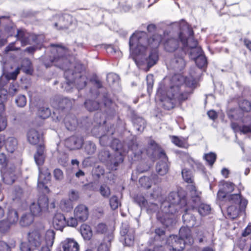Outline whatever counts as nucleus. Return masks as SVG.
<instances>
[{
    "label": "nucleus",
    "mask_w": 251,
    "mask_h": 251,
    "mask_svg": "<svg viewBox=\"0 0 251 251\" xmlns=\"http://www.w3.org/2000/svg\"><path fill=\"white\" fill-rule=\"evenodd\" d=\"M12 226L6 220L4 219L0 221V232L1 233H5L8 232Z\"/></svg>",
    "instance_id": "49530a36"
},
{
    "label": "nucleus",
    "mask_w": 251,
    "mask_h": 251,
    "mask_svg": "<svg viewBox=\"0 0 251 251\" xmlns=\"http://www.w3.org/2000/svg\"><path fill=\"white\" fill-rule=\"evenodd\" d=\"M162 39V36L158 33L149 37L146 32L136 30L129 38V46L137 55H144L148 48H158Z\"/></svg>",
    "instance_id": "f03ea898"
},
{
    "label": "nucleus",
    "mask_w": 251,
    "mask_h": 251,
    "mask_svg": "<svg viewBox=\"0 0 251 251\" xmlns=\"http://www.w3.org/2000/svg\"><path fill=\"white\" fill-rule=\"evenodd\" d=\"M156 171L160 176L166 175L169 171V165L167 162L160 161L158 162L156 165Z\"/></svg>",
    "instance_id": "473e14b6"
},
{
    "label": "nucleus",
    "mask_w": 251,
    "mask_h": 251,
    "mask_svg": "<svg viewBox=\"0 0 251 251\" xmlns=\"http://www.w3.org/2000/svg\"><path fill=\"white\" fill-rule=\"evenodd\" d=\"M226 203L236 205L241 208H245L248 204V201L242 196L240 192L238 194H229Z\"/></svg>",
    "instance_id": "4468645a"
},
{
    "label": "nucleus",
    "mask_w": 251,
    "mask_h": 251,
    "mask_svg": "<svg viewBox=\"0 0 251 251\" xmlns=\"http://www.w3.org/2000/svg\"><path fill=\"white\" fill-rule=\"evenodd\" d=\"M194 60L195 61L197 66L199 68H202L206 67L207 65V58L205 55L203 54L200 55L199 56L195 58Z\"/></svg>",
    "instance_id": "79ce46f5"
},
{
    "label": "nucleus",
    "mask_w": 251,
    "mask_h": 251,
    "mask_svg": "<svg viewBox=\"0 0 251 251\" xmlns=\"http://www.w3.org/2000/svg\"><path fill=\"white\" fill-rule=\"evenodd\" d=\"M52 225L56 230H62L66 226V220L64 215L60 213L55 214L53 218Z\"/></svg>",
    "instance_id": "412c9836"
},
{
    "label": "nucleus",
    "mask_w": 251,
    "mask_h": 251,
    "mask_svg": "<svg viewBox=\"0 0 251 251\" xmlns=\"http://www.w3.org/2000/svg\"><path fill=\"white\" fill-rule=\"evenodd\" d=\"M6 155L0 153V166L1 172L3 173V179L8 181L7 183H13L17 177V170L15 165L9 164Z\"/></svg>",
    "instance_id": "423d86ee"
},
{
    "label": "nucleus",
    "mask_w": 251,
    "mask_h": 251,
    "mask_svg": "<svg viewBox=\"0 0 251 251\" xmlns=\"http://www.w3.org/2000/svg\"><path fill=\"white\" fill-rule=\"evenodd\" d=\"M109 239L108 243L105 242L101 243L98 247L97 251H110V248L111 246V240L113 238L112 235H109Z\"/></svg>",
    "instance_id": "de8ad7c7"
},
{
    "label": "nucleus",
    "mask_w": 251,
    "mask_h": 251,
    "mask_svg": "<svg viewBox=\"0 0 251 251\" xmlns=\"http://www.w3.org/2000/svg\"><path fill=\"white\" fill-rule=\"evenodd\" d=\"M50 47L56 48L57 52V54L50 60L51 63L60 68L65 69L68 63L69 49L61 44H51Z\"/></svg>",
    "instance_id": "6e6552de"
},
{
    "label": "nucleus",
    "mask_w": 251,
    "mask_h": 251,
    "mask_svg": "<svg viewBox=\"0 0 251 251\" xmlns=\"http://www.w3.org/2000/svg\"><path fill=\"white\" fill-rule=\"evenodd\" d=\"M183 84L184 89H181V86L179 85L173 86L178 89L179 94L181 96L182 100L186 101L194 93L195 89L198 86V82L197 79L192 76H185Z\"/></svg>",
    "instance_id": "1a4fd4ad"
},
{
    "label": "nucleus",
    "mask_w": 251,
    "mask_h": 251,
    "mask_svg": "<svg viewBox=\"0 0 251 251\" xmlns=\"http://www.w3.org/2000/svg\"><path fill=\"white\" fill-rule=\"evenodd\" d=\"M96 151V146L92 142H89L85 146V151L88 155L94 154Z\"/></svg>",
    "instance_id": "3c124183"
},
{
    "label": "nucleus",
    "mask_w": 251,
    "mask_h": 251,
    "mask_svg": "<svg viewBox=\"0 0 251 251\" xmlns=\"http://www.w3.org/2000/svg\"><path fill=\"white\" fill-rule=\"evenodd\" d=\"M179 46V41L178 39L174 38H170L167 39L164 43L165 50L168 52H174L176 50Z\"/></svg>",
    "instance_id": "4be33fe9"
},
{
    "label": "nucleus",
    "mask_w": 251,
    "mask_h": 251,
    "mask_svg": "<svg viewBox=\"0 0 251 251\" xmlns=\"http://www.w3.org/2000/svg\"><path fill=\"white\" fill-rule=\"evenodd\" d=\"M15 102L17 105L19 107H24L26 103V99L24 95H20L15 100Z\"/></svg>",
    "instance_id": "e2e57ef3"
},
{
    "label": "nucleus",
    "mask_w": 251,
    "mask_h": 251,
    "mask_svg": "<svg viewBox=\"0 0 251 251\" xmlns=\"http://www.w3.org/2000/svg\"><path fill=\"white\" fill-rule=\"evenodd\" d=\"M187 52L189 57L193 60L199 56L202 53L201 48L198 45L197 40L193 39L190 42V45L186 48L185 53Z\"/></svg>",
    "instance_id": "2eb2a0df"
},
{
    "label": "nucleus",
    "mask_w": 251,
    "mask_h": 251,
    "mask_svg": "<svg viewBox=\"0 0 251 251\" xmlns=\"http://www.w3.org/2000/svg\"><path fill=\"white\" fill-rule=\"evenodd\" d=\"M20 72V68L18 67L16 70L11 73H8L5 75V77L7 81L11 79L15 80L17 79L18 75L19 74Z\"/></svg>",
    "instance_id": "4d7b16f0"
},
{
    "label": "nucleus",
    "mask_w": 251,
    "mask_h": 251,
    "mask_svg": "<svg viewBox=\"0 0 251 251\" xmlns=\"http://www.w3.org/2000/svg\"><path fill=\"white\" fill-rule=\"evenodd\" d=\"M18 142L16 138L13 137H9L5 141V147L6 151L13 153L17 149Z\"/></svg>",
    "instance_id": "c756f323"
},
{
    "label": "nucleus",
    "mask_w": 251,
    "mask_h": 251,
    "mask_svg": "<svg viewBox=\"0 0 251 251\" xmlns=\"http://www.w3.org/2000/svg\"><path fill=\"white\" fill-rule=\"evenodd\" d=\"M187 205L186 192L182 189L177 191L171 192L161 205V211H158L156 217L164 226H169L173 223L174 214L181 209L185 210Z\"/></svg>",
    "instance_id": "f257e3e1"
},
{
    "label": "nucleus",
    "mask_w": 251,
    "mask_h": 251,
    "mask_svg": "<svg viewBox=\"0 0 251 251\" xmlns=\"http://www.w3.org/2000/svg\"><path fill=\"white\" fill-rule=\"evenodd\" d=\"M45 147L43 145H39L38 147L37 151L34 155V159L36 164L38 166H42L45 161L44 156Z\"/></svg>",
    "instance_id": "bb28decb"
},
{
    "label": "nucleus",
    "mask_w": 251,
    "mask_h": 251,
    "mask_svg": "<svg viewBox=\"0 0 251 251\" xmlns=\"http://www.w3.org/2000/svg\"><path fill=\"white\" fill-rule=\"evenodd\" d=\"M39 179L45 181H49L51 178V174L49 169L46 167H39Z\"/></svg>",
    "instance_id": "72a5a7b5"
},
{
    "label": "nucleus",
    "mask_w": 251,
    "mask_h": 251,
    "mask_svg": "<svg viewBox=\"0 0 251 251\" xmlns=\"http://www.w3.org/2000/svg\"><path fill=\"white\" fill-rule=\"evenodd\" d=\"M80 231L81 235L85 240H89L92 236V231L90 226L86 224H83L80 227Z\"/></svg>",
    "instance_id": "7c9ffc66"
},
{
    "label": "nucleus",
    "mask_w": 251,
    "mask_h": 251,
    "mask_svg": "<svg viewBox=\"0 0 251 251\" xmlns=\"http://www.w3.org/2000/svg\"><path fill=\"white\" fill-rule=\"evenodd\" d=\"M158 208L159 207L157 204L153 202L149 203L148 202L147 206L144 208L146 209L148 213L152 214L157 211Z\"/></svg>",
    "instance_id": "864d4df0"
},
{
    "label": "nucleus",
    "mask_w": 251,
    "mask_h": 251,
    "mask_svg": "<svg viewBox=\"0 0 251 251\" xmlns=\"http://www.w3.org/2000/svg\"><path fill=\"white\" fill-rule=\"evenodd\" d=\"M12 225L16 224L19 220L18 212L13 208L8 209L6 218L5 219Z\"/></svg>",
    "instance_id": "c85d7f7f"
},
{
    "label": "nucleus",
    "mask_w": 251,
    "mask_h": 251,
    "mask_svg": "<svg viewBox=\"0 0 251 251\" xmlns=\"http://www.w3.org/2000/svg\"><path fill=\"white\" fill-rule=\"evenodd\" d=\"M15 37L17 41H19L21 42L22 47H25L31 44L30 42V33L27 32L25 29H17Z\"/></svg>",
    "instance_id": "aec40b11"
},
{
    "label": "nucleus",
    "mask_w": 251,
    "mask_h": 251,
    "mask_svg": "<svg viewBox=\"0 0 251 251\" xmlns=\"http://www.w3.org/2000/svg\"><path fill=\"white\" fill-rule=\"evenodd\" d=\"M27 137L30 144L33 145H42L43 142V135L34 128L30 129L27 132Z\"/></svg>",
    "instance_id": "dca6fc26"
},
{
    "label": "nucleus",
    "mask_w": 251,
    "mask_h": 251,
    "mask_svg": "<svg viewBox=\"0 0 251 251\" xmlns=\"http://www.w3.org/2000/svg\"><path fill=\"white\" fill-rule=\"evenodd\" d=\"M20 251H34L36 250L27 241L22 242L19 246Z\"/></svg>",
    "instance_id": "603ef678"
},
{
    "label": "nucleus",
    "mask_w": 251,
    "mask_h": 251,
    "mask_svg": "<svg viewBox=\"0 0 251 251\" xmlns=\"http://www.w3.org/2000/svg\"><path fill=\"white\" fill-rule=\"evenodd\" d=\"M198 212L201 216H206L209 214L211 211V208L208 204L205 203H201L198 206Z\"/></svg>",
    "instance_id": "a18cd8bd"
},
{
    "label": "nucleus",
    "mask_w": 251,
    "mask_h": 251,
    "mask_svg": "<svg viewBox=\"0 0 251 251\" xmlns=\"http://www.w3.org/2000/svg\"><path fill=\"white\" fill-rule=\"evenodd\" d=\"M158 48H150L151 50L150 54L146 59L147 67L149 69L154 66L158 60L159 56Z\"/></svg>",
    "instance_id": "5701e85b"
},
{
    "label": "nucleus",
    "mask_w": 251,
    "mask_h": 251,
    "mask_svg": "<svg viewBox=\"0 0 251 251\" xmlns=\"http://www.w3.org/2000/svg\"><path fill=\"white\" fill-rule=\"evenodd\" d=\"M44 231L35 228L30 230L27 239L31 246L39 251H50L55 239V232L52 229L48 230L43 236Z\"/></svg>",
    "instance_id": "7ed1b4c3"
},
{
    "label": "nucleus",
    "mask_w": 251,
    "mask_h": 251,
    "mask_svg": "<svg viewBox=\"0 0 251 251\" xmlns=\"http://www.w3.org/2000/svg\"><path fill=\"white\" fill-rule=\"evenodd\" d=\"M139 183L141 187L147 189L150 188L152 185L151 178L146 176L140 177L139 180Z\"/></svg>",
    "instance_id": "37998d69"
},
{
    "label": "nucleus",
    "mask_w": 251,
    "mask_h": 251,
    "mask_svg": "<svg viewBox=\"0 0 251 251\" xmlns=\"http://www.w3.org/2000/svg\"><path fill=\"white\" fill-rule=\"evenodd\" d=\"M60 207L63 210L66 212L70 211L73 208L72 204L68 200L62 201L60 203Z\"/></svg>",
    "instance_id": "680f3d73"
},
{
    "label": "nucleus",
    "mask_w": 251,
    "mask_h": 251,
    "mask_svg": "<svg viewBox=\"0 0 251 251\" xmlns=\"http://www.w3.org/2000/svg\"><path fill=\"white\" fill-rule=\"evenodd\" d=\"M183 223L186 226L181 227L179 230V237L183 239V241L186 243L193 244L194 240L192 236L191 230L188 226H193L195 221V217L188 212V210L185 209V213L182 216Z\"/></svg>",
    "instance_id": "0eeeda50"
},
{
    "label": "nucleus",
    "mask_w": 251,
    "mask_h": 251,
    "mask_svg": "<svg viewBox=\"0 0 251 251\" xmlns=\"http://www.w3.org/2000/svg\"><path fill=\"white\" fill-rule=\"evenodd\" d=\"M235 188V184L231 182H226L223 184V188L228 193H231Z\"/></svg>",
    "instance_id": "0e129e2a"
},
{
    "label": "nucleus",
    "mask_w": 251,
    "mask_h": 251,
    "mask_svg": "<svg viewBox=\"0 0 251 251\" xmlns=\"http://www.w3.org/2000/svg\"><path fill=\"white\" fill-rule=\"evenodd\" d=\"M83 68L81 64H77L75 66L74 71L69 69L65 71L64 75L68 86H75L78 90H81L86 86L88 77Z\"/></svg>",
    "instance_id": "20e7f679"
},
{
    "label": "nucleus",
    "mask_w": 251,
    "mask_h": 251,
    "mask_svg": "<svg viewBox=\"0 0 251 251\" xmlns=\"http://www.w3.org/2000/svg\"><path fill=\"white\" fill-rule=\"evenodd\" d=\"M229 195L224 189H220L217 192V199L220 201L226 203Z\"/></svg>",
    "instance_id": "c03bdc74"
},
{
    "label": "nucleus",
    "mask_w": 251,
    "mask_h": 251,
    "mask_svg": "<svg viewBox=\"0 0 251 251\" xmlns=\"http://www.w3.org/2000/svg\"><path fill=\"white\" fill-rule=\"evenodd\" d=\"M78 222L79 221L76 217H71L66 220V225L72 227H76L78 225Z\"/></svg>",
    "instance_id": "774afa93"
},
{
    "label": "nucleus",
    "mask_w": 251,
    "mask_h": 251,
    "mask_svg": "<svg viewBox=\"0 0 251 251\" xmlns=\"http://www.w3.org/2000/svg\"><path fill=\"white\" fill-rule=\"evenodd\" d=\"M84 106L88 111L92 112L101 110V104L95 98L86 99L84 102Z\"/></svg>",
    "instance_id": "6ab92c4d"
},
{
    "label": "nucleus",
    "mask_w": 251,
    "mask_h": 251,
    "mask_svg": "<svg viewBox=\"0 0 251 251\" xmlns=\"http://www.w3.org/2000/svg\"><path fill=\"white\" fill-rule=\"evenodd\" d=\"M35 201L40 206V207L44 211L48 209L49 198L46 195L44 194H40L37 201Z\"/></svg>",
    "instance_id": "2f4dec72"
},
{
    "label": "nucleus",
    "mask_w": 251,
    "mask_h": 251,
    "mask_svg": "<svg viewBox=\"0 0 251 251\" xmlns=\"http://www.w3.org/2000/svg\"><path fill=\"white\" fill-rule=\"evenodd\" d=\"M48 181H43L38 178L37 187L40 191H44L45 192L49 193L50 192V189L46 185V183Z\"/></svg>",
    "instance_id": "052dcab7"
},
{
    "label": "nucleus",
    "mask_w": 251,
    "mask_h": 251,
    "mask_svg": "<svg viewBox=\"0 0 251 251\" xmlns=\"http://www.w3.org/2000/svg\"><path fill=\"white\" fill-rule=\"evenodd\" d=\"M30 211L33 216H39L44 211L40 206L35 201L32 202L30 205Z\"/></svg>",
    "instance_id": "a19ab883"
},
{
    "label": "nucleus",
    "mask_w": 251,
    "mask_h": 251,
    "mask_svg": "<svg viewBox=\"0 0 251 251\" xmlns=\"http://www.w3.org/2000/svg\"><path fill=\"white\" fill-rule=\"evenodd\" d=\"M185 80V77L179 74H176L173 76L172 78V81L173 84L172 86L180 85L181 86V89H183V83Z\"/></svg>",
    "instance_id": "ea45409f"
},
{
    "label": "nucleus",
    "mask_w": 251,
    "mask_h": 251,
    "mask_svg": "<svg viewBox=\"0 0 251 251\" xmlns=\"http://www.w3.org/2000/svg\"><path fill=\"white\" fill-rule=\"evenodd\" d=\"M148 145V150L152 151L151 154L150 155L151 158H155L157 154L158 159L163 160V161H168V157L164 150L154 140L151 139Z\"/></svg>",
    "instance_id": "9b49d317"
},
{
    "label": "nucleus",
    "mask_w": 251,
    "mask_h": 251,
    "mask_svg": "<svg viewBox=\"0 0 251 251\" xmlns=\"http://www.w3.org/2000/svg\"><path fill=\"white\" fill-rule=\"evenodd\" d=\"M63 251H78L79 245L73 238H66L61 243Z\"/></svg>",
    "instance_id": "a211bd4d"
},
{
    "label": "nucleus",
    "mask_w": 251,
    "mask_h": 251,
    "mask_svg": "<svg viewBox=\"0 0 251 251\" xmlns=\"http://www.w3.org/2000/svg\"><path fill=\"white\" fill-rule=\"evenodd\" d=\"M182 99L178 89L171 86L166 93V97L161 100L162 107L165 110H170L175 107L176 103L182 104L185 101Z\"/></svg>",
    "instance_id": "39448f33"
},
{
    "label": "nucleus",
    "mask_w": 251,
    "mask_h": 251,
    "mask_svg": "<svg viewBox=\"0 0 251 251\" xmlns=\"http://www.w3.org/2000/svg\"><path fill=\"white\" fill-rule=\"evenodd\" d=\"M170 138L172 143L179 148L187 149L189 146L188 143V138H179L175 135H172Z\"/></svg>",
    "instance_id": "a878e982"
},
{
    "label": "nucleus",
    "mask_w": 251,
    "mask_h": 251,
    "mask_svg": "<svg viewBox=\"0 0 251 251\" xmlns=\"http://www.w3.org/2000/svg\"><path fill=\"white\" fill-rule=\"evenodd\" d=\"M124 240L126 246L129 247L131 246L134 244V235L133 233H129L125 236Z\"/></svg>",
    "instance_id": "bf43d9fd"
},
{
    "label": "nucleus",
    "mask_w": 251,
    "mask_h": 251,
    "mask_svg": "<svg viewBox=\"0 0 251 251\" xmlns=\"http://www.w3.org/2000/svg\"><path fill=\"white\" fill-rule=\"evenodd\" d=\"M245 209L241 208L240 207L236 205H230L227 208V216L230 219H235L239 217L241 210Z\"/></svg>",
    "instance_id": "cd10ccee"
},
{
    "label": "nucleus",
    "mask_w": 251,
    "mask_h": 251,
    "mask_svg": "<svg viewBox=\"0 0 251 251\" xmlns=\"http://www.w3.org/2000/svg\"><path fill=\"white\" fill-rule=\"evenodd\" d=\"M239 11V7L237 4H233L229 6L228 9L229 14L234 16L238 15Z\"/></svg>",
    "instance_id": "338daca9"
},
{
    "label": "nucleus",
    "mask_w": 251,
    "mask_h": 251,
    "mask_svg": "<svg viewBox=\"0 0 251 251\" xmlns=\"http://www.w3.org/2000/svg\"><path fill=\"white\" fill-rule=\"evenodd\" d=\"M181 174L184 180L187 183H193L194 179L192 172L188 169L182 170Z\"/></svg>",
    "instance_id": "58836bf2"
},
{
    "label": "nucleus",
    "mask_w": 251,
    "mask_h": 251,
    "mask_svg": "<svg viewBox=\"0 0 251 251\" xmlns=\"http://www.w3.org/2000/svg\"><path fill=\"white\" fill-rule=\"evenodd\" d=\"M65 144L71 150H77L81 148L83 140L81 138L73 135L65 141Z\"/></svg>",
    "instance_id": "f3484780"
},
{
    "label": "nucleus",
    "mask_w": 251,
    "mask_h": 251,
    "mask_svg": "<svg viewBox=\"0 0 251 251\" xmlns=\"http://www.w3.org/2000/svg\"><path fill=\"white\" fill-rule=\"evenodd\" d=\"M69 198L70 200L72 201H77L79 199L78 192L74 190H72L69 194Z\"/></svg>",
    "instance_id": "69168bd1"
},
{
    "label": "nucleus",
    "mask_w": 251,
    "mask_h": 251,
    "mask_svg": "<svg viewBox=\"0 0 251 251\" xmlns=\"http://www.w3.org/2000/svg\"><path fill=\"white\" fill-rule=\"evenodd\" d=\"M90 212L88 207L84 204L79 203L74 210V216L76 217L79 222H84L88 219Z\"/></svg>",
    "instance_id": "ddd939ff"
},
{
    "label": "nucleus",
    "mask_w": 251,
    "mask_h": 251,
    "mask_svg": "<svg viewBox=\"0 0 251 251\" xmlns=\"http://www.w3.org/2000/svg\"><path fill=\"white\" fill-rule=\"evenodd\" d=\"M124 161V157L122 154L120 153L115 154L110 160L108 163L109 169L111 171H116L117 170V167L120 163H122Z\"/></svg>",
    "instance_id": "b1692460"
},
{
    "label": "nucleus",
    "mask_w": 251,
    "mask_h": 251,
    "mask_svg": "<svg viewBox=\"0 0 251 251\" xmlns=\"http://www.w3.org/2000/svg\"><path fill=\"white\" fill-rule=\"evenodd\" d=\"M238 106L241 113L243 114L251 112V101L247 99H242L238 101Z\"/></svg>",
    "instance_id": "393cba45"
},
{
    "label": "nucleus",
    "mask_w": 251,
    "mask_h": 251,
    "mask_svg": "<svg viewBox=\"0 0 251 251\" xmlns=\"http://www.w3.org/2000/svg\"><path fill=\"white\" fill-rule=\"evenodd\" d=\"M132 150L134 154V157L137 160L141 159L143 151L137 145L132 147Z\"/></svg>",
    "instance_id": "6e6d98bb"
},
{
    "label": "nucleus",
    "mask_w": 251,
    "mask_h": 251,
    "mask_svg": "<svg viewBox=\"0 0 251 251\" xmlns=\"http://www.w3.org/2000/svg\"><path fill=\"white\" fill-rule=\"evenodd\" d=\"M33 215L29 213L25 214L22 216L20 224L22 226H28L33 222Z\"/></svg>",
    "instance_id": "c9c22d12"
},
{
    "label": "nucleus",
    "mask_w": 251,
    "mask_h": 251,
    "mask_svg": "<svg viewBox=\"0 0 251 251\" xmlns=\"http://www.w3.org/2000/svg\"><path fill=\"white\" fill-rule=\"evenodd\" d=\"M204 157L208 165L212 167L216 160L217 155L215 153L211 152L205 154Z\"/></svg>",
    "instance_id": "09e8293b"
},
{
    "label": "nucleus",
    "mask_w": 251,
    "mask_h": 251,
    "mask_svg": "<svg viewBox=\"0 0 251 251\" xmlns=\"http://www.w3.org/2000/svg\"><path fill=\"white\" fill-rule=\"evenodd\" d=\"M108 230L107 225L103 223H99L94 226V231L96 234H105Z\"/></svg>",
    "instance_id": "e433bc0d"
},
{
    "label": "nucleus",
    "mask_w": 251,
    "mask_h": 251,
    "mask_svg": "<svg viewBox=\"0 0 251 251\" xmlns=\"http://www.w3.org/2000/svg\"><path fill=\"white\" fill-rule=\"evenodd\" d=\"M37 115L42 119L48 118L51 115V111L49 107L46 106H40L37 110Z\"/></svg>",
    "instance_id": "f704fd0d"
},
{
    "label": "nucleus",
    "mask_w": 251,
    "mask_h": 251,
    "mask_svg": "<svg viewBox=\"0 0 251 251\" xmlns=\"http://www.w3.org/2000/svg\"><path fill=\"white\" fill-rule=\"evenodd\" d=\"M165 230L161 227L155 228L154 239L156 240H163L165 237Z\"/></svg>",
    "instance_id": "8fccbe9b"
},
{
    "label": "nucleus",
    "mask_w": 251,
    "mask_h": 251,
    "mask_svg": "<svg viewBox=\"0 0 251 251\" xmlns=\"http://www.w3.org/2000/svg\"><path fill=\"white\" fill-rule=\"evenodd\" d=\"M134 201L137 203L141 209L146 207L148 204V201L142 194H138L133 198Z\"/></svg>",
    "instance_id": "4c0bfd02"
},
{
    "label": "nucleus",
    "mask_w": 251,
    "mask_h": 251,
    "mask_svg": "<svg viewBox=\"0 0 251 251\" xmlns=\"http://www.w3.org/2000/svg\"><path fill=\"white\" fill-rule=\"evenodd\" d=\"M120 204V201L118 198L116 196H113L109 200V204L111 208L113 210H116L118 208Z\"/></svg>",
    "instance_id": "13d9d810"
},
{
    "label": "nucleus",
    "mask_w": 251,
    "mask_h": 251,
    "mask_svg": "<svg viewBox=\"0 0 251 251\" xmlns=\"http://www.w3.org/2000/svg\"><path fill=\"white\" fill-rule=\"evenodd\" d=\"M185 55V51L179 50L176 52L169 62L168 67L170 69L178 72L183 70L186 64L184 59Z\"/></svg>",
    "instance_id": "9d476101"
},
{
    "label": "nucleus",
    "mask_w": 251,
    "mask_h": 251,
    "mask_svg": "<svg viewBox=\"0 0 251 251\" xmlns=\"http://www.w3.org/2000/svg\"><path fill=\"white\" fill-rule=\"evenodd\" d=\"M167 244L169 247V250L174 251H182L185 247L186 242L183 239L177 235H170L167 240Z\"/></svg>",
    "instance_id": "f8f14e48"
},
{
    "label": "nucleus",
    "mask_w": 251,
    "mask_h": 251,
    "mask_svg": "<svg viewBox=\"0 0 251 251\" xmlns=\"http://www.w3.org/2000/svg\"><path fill=\"white\" fill-rule=\"evenodd\" d=\"M178 38L179 39H178L179 42L180 41L183 45V46L179 50L185 51L186 47L188 46L187 38L184 36V34L182 32H180L178 34Z\"/></svg>",
    "instance_id": "5fc2aeb1"
}]
</instances>
